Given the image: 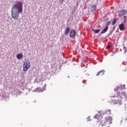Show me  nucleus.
<instances>
[{"mask_svg": "<svg viewBox=\"0 0 127 127\" xmlns=\"http://www.w3.org/2000/svg\"><path fill=\"white\" fill-rule=\"evenodd\" d=\"M69 32H70V27H67L65 29V32H64L65 35H68Z\"/></svg>", "mask_w": 127, "mask_h": 127, "instance_id": "nucleus-9", "label": "nucleus"}, {"mask_svg": "<svg viewBox=\"0 0 127 127\" xmlns=\"http://www.w3.org/2000/svg\"><path fill=\"white\" fill-rule=\"evenodd\" d=\"M119 29L120 30H124V29H125V24H124L123 23L119 25Z\"/></svg>", "mask_w": 127, "mask_h": 127, "instance_id": "nucleus-10", "label": "nucleus"}, {"mask_svg": "<svg viewBox=\"0 0 127 127\" xmlns=\"http://www.w3.org/2000/svg\"><path fill=\"white\" fill-rule=\"evenodd\" d=\"M110 98L112 99L110 101L111 104H113L114 105H117V104L122 105L123 100L124 99H127V94L125 92L118 93L116 96H110Z\"/></svg>", "mask_w": 127, "mask_h": 127, "instance_id": "nucleus-2", "label": "nucleus"}, {"mask_svg": "<svg viewBox=\"0 0 127 127\" xmlns=\"http://www.w3.org/2000/svg\"><path fill=\"white\" fill-rule=\"evenodd\" d=\"M16 58H17V59H18V60L23 58V54H17L16 55Z\"/></svg>", "mask_w": 127, "mask_h": 127, "instance_id": "nucleus-8", "label": "nucleus"}, {"mask_svg": "<svg viewBox=\"0 0 127 127\" xmlns=\"http://www.w3.org/2000/svg\"><path fill=\"white\" fill-rule=\"evenodd\" d=\"M108 29H109V26H106V27H105V29H104V30H103V31L101 32L102 34H104V33H106V32H107V31H108Z\"/></svg>", "mask_w": 127, "mask_h": 127, "instance_id": "nucleus-11", "label": "nucleus"}, {"mask_svg": "<svg viewBox=\"0 0 127 127\" xmlns=\"http://www.w3.org/2000/svg\"><path fill=\"white\" fill-rule=\"evenodd\" d=\"M110 24H111V22H108L106 24L107 26H109L108 25H110Z\"/></svg>", "mask_w": 127, "mask_h": 127, "instance_id": "nucleus-18", "label": "nucleus"}, {"mask_svg": "<svg viewBox=\"0 0 127 127\" xmlns=\"http://www.w3.org/2000/svg\"><path fill=\"white\" fill-rule=\"evenodd\" d=\"M123 49H124V51H125V53H126L127 52V48H126V47H124L123 48Z\"/></svg>", "mask_w": 127, "mask_h": 127, "instance_id": "nucleus-17", "label": "nucleus"}, {"mask_svg": "<svg viewBox=\"0 0 127 127\" xmlns=\"http://www.w3.org/2000/svg\"><path fill=\"white\" fill-rule=\"evenodd\" d=\"M109 48H111V46L108 45V46L106 47V49H109Z\"/></svg>", "mask_w": 127, "mask_h": 127, "instance_id": "nucleus-19", "label": "nucleus"}, {"mask_svg": "<svg viewBox=\"0 0 127 127\" xmlns=\"http://www.w3.org/2000/svg\"><path fill=\"white\" fill-rule=\"evenodd\" d=\"M22 2L18 1L11 9V17L13 19H18L19 13L22 12Z\"/></svg>", "mask_w": 127, "mask_h": 127, "instance_id": "nucleus-1", "label": "nucleus"}, {"mask_svg": "<svg viewBox=\"0 0 127 127\" xmlns=\"http://www.w3.org/2000/svg\"><path fill=\"white\" fill-rule=\"evenodd\" d=\"M46 90V84L43 87V89L41 90V92H43V91H45Z\"/></svg>", "mask_w": 127, "mask_h": 127, "instance_id": "nucleus-16", "label": "nucleus"}, {"mask_svg": "<svg viewBox=\"0 0 127 127\" xmlns=\"http://www.w3.org/2000/svg\"><path fill=\"white\" fill-rule=\"evenodd\" d=\"M39 89H40V88H39Z\"/></svg>", "mask_w": 127, "mask_h": 127, "instance_id": "nucleus-22", "label": "nucleus"}, {"mask_svg": "<svg viewBox=\"0 0 127 127\" xmlns=\"http://www.w3.org/2000/svg\"><path fill=\"white\" fill-rule=\"evenodd\" d=\"M63 1H64V0H60V2H62V3H63Z\"/></svg>", "mask_w": 127, "mask_h": 127, "instance_id": "nucleus-21", "label": "nucleus"}, {"mask_svg": "<svg viewBox=\"0 0 127 127\" xmlns=\"http://www.w3.org/2000/svg\"><path fill=\"white\" fill-rule=\"evenodd\" d=\"M111 114H112V113L111 112V110L108 109L105 111V113L103 114V116L106 117V116H107V115H108V116H110V115H111Z\"/></svg>", "mask_w": 127, "mask_h": 127, "instance_id": "nucleus-7", "label": "nucleus"}, {"mask_svg": "<svg viewBox=\"0 0 127 127\" xmlns=\"http://www.w3.org/2000/svg\"><path fill=\"white\" fill-rule=\"evenodd\" d=\"M101 114H102V112H99L98 114H96L94 116V119L97 120L98 122H101L102 127L104 126H108V125L112 124V121H113L112 117L108 116L102 121L103 119V115H101Z\"/></svg>", "mask_w": 127, "mask_h": 127, "instance_id": "nucleus-3", "label": "nucleus"}, {"mask_svg": "<svg viewBox=\"0 0 127 127\" xmlns=\"http://www.w3.org/2000/svg\"><path fill=\"white\" fill-rule=\"evenodd\" d=\"M104 73H105V70H100L99 72L97 73L96 75L97 76H99V75H101H101H103V74H104Z\"/></svg>", "mask_w": 127, "mask_h": 127, "instance_id": "nucleus-12", "label": "nucleus"}, {"mask_svg": "<svg viewBox=\"0 0 127 127\" xmlns=\"http://www.w3.org/2000/svg\"><path fill=\"white\" fill-rule=\"evenodd\" d=\"M92 31H93V32H94V33L97 34V33H99V32H100V31H101L100 29H92Z\"/></svg>", "mask_w": 127, "mask_h": 127, "instance_id": "nucleus-13", "label": "nucleus"}, {"mask_svg": "<svg viewBox=\"0 0 127 127\" xmlns=\"http://www.w3.org/2000/svg\"><path fill=\"white\" fill-rule=\"evenodd\" d=\"M127 13V11L126 9H123L120 11L118 13L119 16H123V15H126Z\"/></svg>", "mask_w": 127, "mask_h": 127, "instance_id": "nucleus-6", "label": "nucleus"}, {"mask_svg": "<svg viewBox=\"0 0 127 127\" xmlns=\"http://www.w3.org/2000/svg\"><path fill=\"white\" fill-rule=\"evenodd\" d=\"M118 19L117 18H115L114 19V20L112 21V25H115L116 22H117V21Z\"/></svg>", "mask_w": 127, "mask_h": 127, "instance_id": "nucleus-15", "label": "nucleus"}, {"mask_svg": "<svg viewBox=\"0 0 127 127\" xmlns=\"http://www.w3.org/2000/svg\"><path fill=\"white\" fill-rule=\"evenodd\" d=\"M31 66V64H30V62L29 61H25L23 64V71H24V72H26Z\"/></svg>", "mask_w": 127, "mask_h": 127, "instance_id": "nucleus-4", "label": "nucleus"}, {"mask_svg": "<svg viewBox=\"0 0 127 127\" xmlns=\"http://www.w3.org/2000/svg\"><path fill=\"white\" fill-rule=\"evenodd\" d=\"M97 8V5H94L91 7V8H93L92 11H95L96 10V8Z\"/></svg>", "mask_w": 127, "mask_h": 127, "instance_id": "nucleus-14", "label": "nucleus"}, {"mask_svg": "<svg viewBox=\"0 0 127 127\" xmlns=\"http://www.w3.org/2000/svg\"><path fill=\"white\" fill-rule=\"evenodd\" d=\"M77 35V32L75 30H72L70 32L69 36L71 38H75L76 35Z\"/></svg>", "mask_w": 127, "mask_h": 127, "instance_id": "nucleus-5", "label": "nucleus"}, {"mask_svg": "<svg viewBox=\"0 0 127 127\" xmlns=\"http://www.w3.org/2000/svg\"><path fill=\"white\" fill-rule=\"evenodd\" d=\"M124 21H127V19L126 18H127V16H125L124 17Z\"/></svg>", "mask_w": 127, "mask_h": 127, "instance_id": "nucleus-20", "label": "nucleus"}]
</instances>
